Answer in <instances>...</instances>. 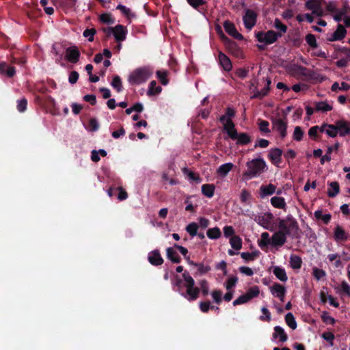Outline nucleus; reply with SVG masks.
I'll return each mask as SVG.
<instances>
[{"label":"nucleus","instance_id":"f257e3e1","mask_svg":"<svg viewBox=\"0 0 350 350\" xmlns=\"http://www.w3.org/2000/svg\"><path fill=\"white\" fill-rule=\"evenodd\" d=\"M280 229L275 232L271 238V245L275 247H281L286 241V237L298 238L300 228L297 220L292 215H288L285 219H276Z\"/></svg>","mask_w":350,"mask_h":350},{"label":"nucleus","instance_id":"f03ea898","mask_svg":"<svg viewBox=\"0 0 350 350\" xmlns=\"http://www.w3.org/2000/svg\"><path fill=\"white\" fill-rule=\"evenodd\" d=\"M246 169L243 173V177L245 180H250L260 176L267 170V165L262 157L253 159L245 164Z\"/></svg>","mask_w":350,"mask_h":350},{"label":"nucleus","instance_id":"7ed1b4c3","mask_svg":"<svg viewBox=\"0 0 350 350\" xmlns=\"http://www.w3.org/2000/svg\"><path fill=\"white\" fill-rule=\"evenodd\" d=\"M151 75L152 71L149 68H139L129 75L128 81L131 85H139L145 83Z\"/></svg>","mask_w":350,"mask_h":350},{"label":"nucleus","instance_id":"20e7f679","mask_svg":"<svg viewBox=\"0 0 350 350\" xmlns=\"http://www.w3.org/2000/svg\"><path fill=\"white\" fill-rule=\"evenodd\" d=\"M216 30L221 39L225 42L226 49H228V52L237 58H243V52L240 46L237 44V42L230 40L224 33L221 27L217 26Z\"/></svg>","mask_w":350,"mask_h":350},{"label":"nucleus","instance_id":"39448f33","mask_svg":"<svg viewBox=\"0 0 350 350\" xmlns=\"http://www.w3.org/2000/svg\"><path fill=\"white\" fill-rule=\"evenodd\" d=\"M280 37H282V33H277L273 30H269L267 32L258 31L256 33L257 40L265 45L275 42Z\"/></svg>","mask_w":350,"mask_h":350},{"label":"nucleus","instance_id":"423d86ee","mask_svg":"<svg viewBox=\"0 0 350 350\" xmlns=\"http://www.w3.org/2000/svg\"><path fill=\"white\" fill-rule=\"evenodd\" d=\"M273 129L280 133V137L284 139L287 135L288 120L286 115L282 118H273L271 120Z\"/></svg>","mask_w":350,"mask_h":350},{"label":"nucleus","instance_id":"0eeeda50","mask_svg":"<svg viewBox=\"0 0 350 350\" xmlns=\"http://www.w3.org/2000/svg\"><path fill=\"white\" fill-rule=\"evenodd\" d=\"M323 0H308L306 2V8L312 10V13L317 16H323V10L321 7Z\"/></svg>","mask_w":350,"mask_h":350},{"label":"nucleus","instance_id":"6e6552de","mask_svg":"<svg viewBox=\"0 0 350 350\" xmlns=\"http://www.w3.org/2000/svg\"><path fill=\"white\" fill-rule=\"evenodd\" d=\"M257 14L252 10L247 9L243 17L245 27L247 29H252L256 25Z\"/></svg>","mask_w":350,"mask_h":350},{"label":"nucleus","instance_id":"1a4fd4ad","mask_svg":"<svg viewBox=\"0 0 350 350\" xmlns=\"http://www.w3.org/2000/svg\"><path fill=\"white\" fill-rule=\"evenodd\" d=\"M80 55V51L78 47L76 46H72L66 49L65 58L69 62L76 64L79 60Z\"/></svg>","mask_w":350,"mask_h":350},{"label":"nucleus","instance_id":"9d476101","mask_svg":"<svg viewBox=\"0 0 350 350\" xmlns=\"http://www.w3.org/2000/svg\"><path fill=\"white\" fill-rule=\"evenodd\" d=\"M282 149L273 148L269 150L267 157L273 165L279 166V164L282 162Z\"/></svg>","mask_w":350,"mask_h":350},{"label":"nucleus","instance_id":"9b49d317","mask_svg":"<svg viewBox=\"0 0 350 350\" xmlns=\"http://www.w3.org/2000/svg\"><path fill=\"white\" fill-rule=\"evenodd\" d=\"M273 218V215L270 212H267L263 215L256 216L254 220L263 228L269 230H272V229L269 228V225L271 224Z\"/></svg>","mask_w":350,"mask_h":350},{"label":"nucleus","instance_id":"f8f14e48","mask_svg":"<svg viewBox=\"0 0 350 350\" xmlns=\"http://www.w3.org/2000/svg\"><path fill=\"white\" fill-rule=\"evenodd\" d=\"M224 28L227 33L235 39L238 40H243L244 38L242 34L237 31L234 24L230 21L227 20L224 23Z\"/></svg>","mask_w":350,"mask_h":350},{"label":"nucleus","instance_id":"ddd939ff","mask_svg":"<svg viewBox=\"0 0 350 350\" xmlns=\"http://www.w3.org/2000/svg\"><path fill=\"white\" fill-rule=\"evenodd\" d=\"M350 236L340 225L334 229V239L337 243L345 242L349 240Z\"/></svg>","mask_w":350,"mask_h":350},{"label":"nucleus","instance_id":"4468645a","mask_svg":"<svg viewBox=\"0 0 350 350\" xmlns=\"http://www.w3.org/2000/svg\"><path fill=\"white\" fill-rule=\"evenodd\" d=\"M266 82L267 84L265 87L261 90H258L256 87L254 88V89L253 90L254 94L251 96L252 99H262L268 94L270 90V85L271 83V79L267 78Z\"/></svg>","mask_w":350,"mask_h":350},{"label":"nucleus","instance_id":"2eb2a0df","mask_svg":"<svg viewBox=\"0 0 350 350\" xmlns=\"http://www.w3.org/2000/svg\"><path fill=\"white\" fill-rule=\"evenodd\" d=\"M186 292L180 293V295L189 301L196 300L200 295V289L198 287H187Z\"/></svg>","mask_w":350,"mask_h":350},{"label":"nucleus","instance_id":"dca6fc26","mask_svg":"<svg viewBox=\"0 0 350 350\" xmlns=\"http://www.w3.org/2000/svg\"><path fill=\"white\" fill-rule=\"evenodd\" d=\"M338 133L340 137L350 135V122L345 120L336 121Z\"/></svg>","mask_w":350,"mask_h":350},{"label":"nucleus","instance_id":"f3484780","mask_svg":"<svg viewBox=\"0 0 350 350\" xmlns=\"http://www.w3.org/2000/svg\"><path fill=\"white\" fill-rule=\"evenodd\" d=\"M218 62L219 65L225 71L229 72L232 70V64L231 60L226 54L221 51L219 52Z\"/></svg>","mask_w":350,"mask_h":350},{"label":"nucleus","instance_id":"a211bd4d","mask_svg":"<svg viewBox=\"0 0 350 350\" xmlns=\"http://www.w3.org/2000/svg\"><path fill=\"white\" fill-rule=\"evenodd\" d=\"M271 292L273 295L280 299V301H284V296L286 290L284 286L279 283H274L271 287Z\"/></svg>","mask_w":350,"mask_h":350},{"label":"nucleus","instance_id":"6ab92c4d","mask_svg":"<svg viewBox=\"0 0 350 350\" xmlns=\"http://www.w3.org/2000/svg\"><path fill=\"white\" fill-rule=\"evenodd\" d=\"M127 29L122 25H117L114 27L113 36L118 42H121L126 40Z\"/></svg>","mask_w":350,"mask_h":350},{"label":"nucleus","instance_id":"aec40b11","mask_svg":"<svg viewBox=\"0 0 350 350\" xmlns=\"http://www.w3.org/2000/svg\"><path fill=\"white\" fill-rule=\"evenodd\" d=\"M347 34V30L341 24H338L336 30L327 38L328 41L333 42L342 40Z\"/></svg>","mask_w":350,"mask_h":350},{"label":"nucleus","instance_id":"412c9836","mask_svg":"<svg viewBox=\"0 0 350 350\" xmlns=\"http://www.w3.org/2000/svg\"><path fill=\"white\" fill-rule=\"evenodd\" d=\"M224 130L232 140H235L239 137V133L235 129V125L232 120H228V122L224 124Z\"/></svg>","mask_w":350,"mask_h":350},{"label":"nucleus","instance_id":"4be33fe9","mask_svg":"<svg viewBox=\"0 0 350 350\" xmlns=\"http://www.w3.org/2000/svg\"><path fill=\"white\" fill-rule=\"evenodd\" d=\"M148 259L149 262L154 266H159L163 263V259L158 250L150 252L148 254Z\"/></svg>","mask_w":350,"mask_h":350},{"label":"nucleus","instance_id":"5701e85b","mask_svg":"<svg viewBox=\"0 0 350 350\" xmlns=\"http://www.w3.org/2000/svg\"><path fill=\"white\" fill-rule=\"evenodd\" d=\"M274 332L273 333V338L277 339L279 338V341L281 342H284L288 340V336L286 333L285 332L284 329L279 326L277 325L274 327Z\"/></svg>","mask_w":350,"mask_h":350},{"label":"nucleus","instance_id":"b1692460","mask_svg":"<svg viewBox=\"0 0 350 350\" xmlns=\"http://www.w3.org/2000/svg\"><path fill=\"white\" fill-rule=\"evenodd\" d=\"M16 70L13 66H9L5 62L0 63V74L6 75L8 77L11 78L15 75Z\"/></svg>","mask_w":350,"mask_h":350},{"label":"nucleus","instance_id":"393cba45","mask_svg":"<svg viewBox=\"0 0 350 350\" xmlns=\"http://www.w3.org/2000/svg\"><path fill=\"white\" fill-rule=\"evenodd\" d=\"M276 187L273 184L262 185L260 187V196L263 198L265 196H271L275 192Z\"/></svg>","mask_w":350,"mask_h":350},{"label":"nucleus","instance_id":"a878e982","mask_svg":"<svg viewBox=\"0 0 350 350\" xmlns=\"http://www.w3.org/2000/svg\"><path fill=\"white\" fill-rule=\"evenodd\" d=\"M273 273L275 277L282 282H286L288 280V277L286 271L284 268L275 266L273 269Z\"/></svg>","mask_w":350,"mask_h":350},{"label":"nucleus","instance_id":"bb28decb","mask_svg":"<svg viewBox=\"0 0 350 350\" xmlns=\"http://www.w3.org/2000/svg\"><path fill=\"white\" fill-rule=\"evenodd\" d=\"M55 5H59L63 8H72L75 6L77 0H52Z\"/></svg>","mask_w":350,"mask_h":350},{"label":"nucleus","instance_id":"cd10ccee","mask_svg":"<svg viewBox=\"0 0 350 350\" xmlns=\"http://www.w3.org/2000/svg\"><path fill=\"white\" fill-rule=\"evenodd\" d=\"M215 187L213 184H204L202 186V193L207 198H212L214 196Z\"/></svg>","mask_w":350,"mask_h":350},{"label":"nucleus","instance_id":"c85d7f7f","mask_svg":"<svg viewBox=\"0 0 350 350\" xmlns=\"http://www.w3.org/2000/svg\"><path fill=\"white\" fill-rule=\"evenodd\" d=\"M339 148V143L337 142L333 146H329L327 149L326 154L321 157V163L323 165L325 161H330L331 157L330 154L334 150H338Z\"/></svg>","mask_w":350,"mask_h":350},{"label":"nucleus","instance_id":"c756f323","mask_svg":"<svg viewBox=\"0 0 350 350\" xmlns=\"http://www.w3.org/2000/svg\"><path fill=\"white\" fill-rule=\"evenodd\" d=\"M271 204L277 208L284 209L286 208L285 200L282 197L274 196L271 199Z\"/></svg>","mask_w":350,"mask_h":350},{"label":"nucleus","instance_id":"7c9ffc66","mask_svg":"<svg viewBox=\"0 0 350 350\" xmlns=\"http://www.w3.org/2000/svg\"><path fill=\"white\" fill-rule=\"evenodd\" d=\"M232 167L233 164L232 163H224L218 167L217 172L220 176L224 177L229 173Z\"/></svg>","mask_w":350,"mask_h":350},{"label":"nucleus","instance_id":"2f4dec72","mask_svg":"<svg viewBox=\"0 0 350 350\" xmlns=\"http://www.w3.org/2000/svg\"><path fill=\"white\" fill-rule=\"evenodd\" d=\"M167 258L174 263H179L181 260L180 256L178 253L172 248L168 247L166 250Z\"/></svg>","mask_w":350,"mask_h":350},{"label":"nucleus","instance_id":"473e14b6","mask_svg":"<svg viewBox=\"0 0 350 350\" xmlns=\"http://www.w3.org/2000/svg\"><path fill=\"white\" fill-rule=\"evenodd\" d=\"M290 265L293 269H299L301 267L302 259L300 256L292 254L290 256Z\"/></svg>","mask_w":350,"mask_h":350},{"label":"nucleus","instance_id":"72a5a7b5","mask_svg":"<svg viewBox=\"0 0 350 350\" xmlns=\"http://www.w3.org/2000/svg\"><path fill=\"white\" fill-rule=\"evenodd\" d=\"M161 87L159 85H157V82L155 81H152L149 84L147 94L148 96H154L156 94H159L161 92Z\"/></svg>","mask_w":350,"mask_h":350},{"label":"nucleus","instance_id":"f704fd0d","mask_svg":"<svg viewBox=\"0 0 350 350\" xmlns=\"http://www.w3.org/2000/svg\"><path fill=\"white\" fill-rule=\"evenodd\" d=\"M329 187H331V189H328L327 191V196L329 197V198H334L336 197L338 193H339L340 191V186H339V184L338 182H331L329 184Z\"/></svg>","mask_w":350,"mask_h":350},{"label":"nucleus","instance_id":"c9c22d12","mask_svg":"<svg viewBox=\"0 0 350 350\" xmlns=\"http://www.w3.org/2000/svg\"><path fill=\"white\" fill-rule=\"evenodd\" d=\"M315 110L318 111L327 112L332 110V106L327 102H317L315 103Z\"/></svg>","mask_w":350,"mask_h":350},{"label":"nucleus","instance_id":"e433bc0d","mask_svg":"<svg viewBox=\"0 0 350 350\" xmlns=\"http://www.w3.org/2000/svg\"><path fill=\"white\" fill-rule=\"evenodd\" d=\"M238 135V138L236 139L238 145H246L252 141L251 137L246 133H240Z\"/></svg>","mask_w":350,"mask_h":350},{"label":"nucleus","instance_id":"4c0bfd02","mask_svg":"<svg viewBox=\"0 0 350 350\" xmlns=\"http://www.w3.org/2000/svg\"><path fill=\"white\" fill-rule=\"evenodd\" d=\"M230 244L235 250H239L242 247V239L239 236H232L230 239Z\"/></svg>","mask_w":350,"mask_h":350},{"label":"nucleus","instance_id":"58836bf2","mask_svg":"<svg viewBox=\"0 0 350 350\" xmlns=\"http://www.w3.org/2000/svg\"><path fill=\"white\" fill-rule=\"evenodd\" d=\"M207 237L211 239H217L221 235V230L218 227L209 228L206 232Z\"/></svg>","mask_w":350,"mask_h":350},{"label":"nucleus","instance_id":"ea45409f","mask_svg":"<svg viewBox=\"0 0 350 350\" xmlns=\"http://www.w3.org/2000/svg\"><path fill=\"white\" fill-rule=\"evenodd\" d=\"M285 321L288 327L292 329L297 328V323L293 314L291 312H288L285 316Z\"/></svg>","mask_w":350,"mask_h":350},{"label":"nucleus","instance_id":"a19ab883","mask_svg":"<svg viewBox=\"0 0 350 350\" xmlns=\"http://www.w3.org/2000/svg\"><path fill=\"white\" fill-rule=\"evenodd\" d=\"M167 73L168 72L166 70H157L156 72L157 78L163 85H166L169 83V80L167 79Z\"/></svg>","mask_w":350,"mask_h":350},{"label":"nucleus","instance_id":"79ce46f5","mask_svg":"<svg viewBox=\"0 0 350 350\" xmlns=\"http://www.w3.org/2000/svg\"><path fill=\"white\" fill-rule=\"evenodd\" d=\"M268 244H271V239L268 232H262L261 234V240L258 241V245L260 248H263Z\"/></svg>","mask_w":350,"mask_h":350},{"label":"nucleus","instance_id":"37998d69","mask_svg":"<svg viewBox=\"0 0 350 350\" xmlns=\"http://www.w3.org/2000/svg\"><path fill=\"white\" fill-rule=\"evenodd\" d=\"M111 85L118 92H121L122 90L121 78L118 75L113 77Z\"/></svg>","mask_w":350,"mask_h":350},{"label":"nucleus","instance_id":"c03bdc74","mask_svg":"<svg viewBox=\"0 0 350 350\" xmlns=\"http://www.w3.org/2000/svg\"><path fill=\"white\" fill-rule=\"evenodd\" d=\"M259 293H260V290H259L258 286H254L250 288L245 294L247 295L249 299L250 300L254 297H258Z\"/></svg>","mask_w":350,"mask_h":350},{"label":"nucleus","instance_id":"a18cd8bd","mask_svg":"<svg viewBox=\"0 0 350 350\" xmlns=\"http://www.w3.org/2000/svg\"><path fill=\"white\" fill-rule=\"evenodd\" d=\"M183 278L185 282V286L186 288L195 286V281L188 272L185 271L183 273Z\"/></svg>","mask_w":350,"mask_h":350},{"label":"nucleus","instance_id":"49530a36","mask_svg":"<svg viewBox=\"0 0 350 350\" xmlns=\"http://www.w3.org/2000/svg\"><path fill=\"white\" fill-rule=\"evenodd\" d=\"M321 317L323 322L326 324L334 325L336 323L335 319L329 316L327 311H323L321 315Z\"/></svg>","mask_w":350,"mask_h":350},{"label":"nucleus","instance_id":"de8ad7c7","mask_svg":"<svg viewBox=\"0 0 350 350\" xmlns=\"http://www.w3.org/2000/svg\"><path fill=\"white\" fill-rule=\"evenodd\" d=\"M325 133L331 137H336L338 133V129L336 127V122H335L334 124H329L327 130L325 131Z\"/></svg>","mask_w":350,"mask_h":350},{"label":"nucleus","instance_id":"09e8293b","mask_svg":"<svg viewBox=\"0 0 350 350\" xmlns=\"http://www.w3.org/2000/svg\"><path fill=\"white\" fill-rule=\"evenodd\" d=\"M198 226L195 222H191L188 224L186 227L187 232L191 236L194 237L197 235Z\"/></svg>","mask_w":350,"mask_h":350},{"label":"nucleus","instance_id":"8fccbe9b","mask_svg":"<svg viewBox=\"0 0 350 350\" xmlns=\"http://www.w3.org/2000/svg\"><path fill=\"white\" fill-rule=\"evenodd\" d=\"M303 136L304 131L299 126H295L293 134V139L297 142H300L303 139Z\"/></svg>","mask_w":350,"mask_h":350},{"label":"nucleus","instance_id":"3c124183","mask_svg":"<svg viewBox=\"0 0 350 350\" xmlns=\"http://www.w3.org/2000/svg\"><path fill=\"white\" fill-rule=\"evenodd\" d=\"M237 282H238V278L236 275L230 276L226 282V284H225L226 288L228 291L231 290L233 287L235 286Z\"/></svg>","mask_w":350,"mask_h":350},{"label":"nucleus","instance_id":"603ef678","mask_svg":"<svg viewBox=\"0 0 350 350\" xmlns=\"http://www.w3.org/2000/svg\"><path fill=\"white\" fill-rule=\"evenodd\" d=\"M273 26L275 29L280 30V33H282V34L286 33L287 31V26L283 24L278 18L275 19Z\"/></svg>","mask_w":350,"mask_h":350},{"label":"nucleus","instance_id":"864d4df0","mask_svg":"<svg viewBox=\"0 0 350 350\" xmlns=\"http://www.w3.org/2000/svg\"><path fill=\"white\" fill-rule=\"evenodd\" d=\"M312 275L316 280H320L326 275V273L321 269L314 267L312 269Z\"/></svg>","mask_w":350,"mask_h":350},{"label":"nucleus","instance_id":"5fc2aeb1","mask_svg":"<svg viewBox=\"0 0 350 350\" xmlns=\"http://www.w3.org/2000/svg\"><path fill=\"white\" fill-rule=\"evenodd\" d=\"M199 308L202 312L207 313L210 309H214L215 306H211L209 301H206L200 302Z\"/></svg>","mask_w":350,"mask_h":350},{"label":"nucleus","instance_id":"6e6d98bb","mask_svg":"<svg viewBox=\"0 0 350 350\" xmlns=\"http://www.w3.org/2000/svg\"><path fill=\"white\" fill-rule=\"evenodd\" d=\"M100 21L106 24L114 23V19L111 17V15L109 13H103L99 16Z\"/></svg>","mask_w":350,"mask_h":350},{"label":"nucleus","instance_id":"4d7b16f0","mask_svg":"<svg viewBox=\"0 0 350 350\" xmlns=\"http://www.w3.org/2000/svg\"><path fill=\"white\" fill-rule=\"evenodd\" d=\"M212 297L214 301L219 305L222 301V292L220 290H214L211 293Z\"/></svg>","mask_w":350,"mask_h":350},{"label":"nucleus","instance_id":"13d9d810","mask_svg":"<svg viewBox=\"0 0 350 350\" xmlns=\"http://www.w3.org/2000/svg\"><path fill=\"white\" fill-rule=\"evenodd\" d=\"M321 337L325 340H326L327 342H329V344L331 347H332L334 345V340L335 338V336L332 332H323L321 334Z\"/></svg>","mask_w":350,"mask_h":350},{"label":"nucleus","instance_id":"bf43d9fd","mask_svg":"<svg viewBox=\"0 0 350 350\" xmlns=\"http://www.w3.org/2000/svg\"><path fill=\"white\" fill-rule=\"evenodd\" d=\"M306 41L307 42V44L312 48L314 49V48H317V40H316V38L314 36V35L312 34V33H308L306 36Z\"/></svg>","mask_w":350,"mask_h":350},{"label":"nucleus","instance_id":"052dcab7","mask_svg":"<svg viewBox=\"0 0 350 350\" xmlns=\"http://www.w3.org/2000/svg\"><path fill=\"white\" fill-rule=\"evenodd\" d=\"M96 33V30L94 28L86 29L83 33V36L85 38H88V40L90 42L94 41V36Z\"/></svg>","mask_w":350,"mask_h":350},{"label":"nucleus","instance_id":"680f3d73","mask_svg":"<svg viewBox=\"0 0 350 350\" xmlns=\"http://www.w3.org/2000/svg\"><path fill=\"white\" fill-rule=\"evenodd\" d=\"M248 73H249L248 69H246L244 68H239L236 70L234 74H235L236 77H237L241 79H243L247 77Z\"/></svg>","mask_w":350,"mask_h":350},{"label":"nucleus","instance_id":"e2e57ef3","mask_svg":"<svg viewBox=\"0 0 350 350\" xmlns=\"http://www.w3.org/2000/svg\"><path fill=\"white\" fill-rule=\"evenodd\" d=\"M261 312L264 315H261L259 319L262 321H271V312L266 307L261 308Z\"/></svg>","mask_w":350,"mask_h":350},{"label":"nucleus","instance_id":"0e129e2a","mask_svg":"<svg viewBox=\"0 0 350 350\" xmlns=\"http://www.w3.org/2000/svg\"><path fill=\"white\" fill-rule=\"evenodd\" d=\"M260 122L258 123L259 130L261 132L264 133H270V129H269V122L267 120H259Z\"/></svg>","mask_w":350,"mask_h":350},{"label":"nucleus","instance_id":"69168bd1","mask_svg":"<svg viewBox=\"0 0 350 350\" xmlns=\"http://www.w3.org/2000/svg\"><path fill=\"white\" fill-rule=\"evenodd\" d=\"M249 301H250V299H249L248 297L247 296V295L244 294V295L239 296L237 299H236L233 301L232 304L234 306H236L238 305L245 304Z\"/></svg>","mask_w":350,"mask_h":350},{"label":"nucleus","instance_id":"338daca9","mask_svg":"<svg viewBox=\"0 0 350 350\" xmlns=\"http://www.w3.org/2000/svg\"><path fill=\"white\" fill-rule=\"evenodd\" d=\"M17 109L19 112H24L27 106V100L25 98L17 101Z\"/></svg>","mask_w":350,"mask_h":350},{"label":"nucleus","instance_id":"774afa93","mask_svg":"<svg viewBox=\"0 0 350 350\" xmlns=\"http://www.w3.org/2000/svg\"><path fill=\"white\" fill-rule=\"evenodd\" d=\"M200 291H202V293L203 296L206 297L208 294V282L206 280H203L200 282Z\"/></svg>","mask_w":350,"mask_h":350}]
</instances>
